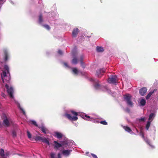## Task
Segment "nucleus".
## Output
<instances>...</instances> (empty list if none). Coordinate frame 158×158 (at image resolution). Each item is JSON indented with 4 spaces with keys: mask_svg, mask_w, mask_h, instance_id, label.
Here are the masks:
<instances>
[{
    "mask_svg": "<svg viewBox=\"0 0 158 158\" xmlns=\"http://www.w3.org/2000/svg\"><path fill=\"white\" fill-rule=\"evenodd\" d=\"M131 96L129 94H127L124 96V99L126 101L127 104L128 105L132 106L133 104L131 100Z\"/></svg>",
    "mask_w": 158,
    "mask_h": 158,
    "instance_id": "nucleus-2",
    "label": "nucleus"
},
{
    "mask_svg": "<svg viewBox=\"0 0 158 158\" xmlns=\"http://www.w3.org/2000/svg\"><path fill=\"white\" fill-rule=\"evenodd\" d=\"M56 137L58 139H60L63 136V135L61 133L58 132H56L55 133Z\"/></svg>",
    "mask_w": 158,
    "mask_h": 158,
    "instance_id": "nucleus-21",
    "label": "nucleus"
},
{
    "mask_svg": "<svg viewBox=\"0 0 158 158\" xmlns=\"http://www.w3.org/2000/svg\"><path fill=\"white\" fill-rule=\"evenodd\" d=\"M85 116L87 118H90V117L89 116H88L86 114L85 115Z\"/></svg>",
    "mask_w": 158,
    "mask_h": 158,
    "instance_id": "nucleus-46",
    "label": "nucleus"
},
{
    "mask_svg": "<svg viewBox=\"0 0 158 158\" xmlns=\"http://www.w3.org/2000/svg\"><path fill=\"white\" fill-rule=\"evenodd\" d=\"M5 70L7 71V74L9 75H7L6 72L3 71L2 74H1V77L3 83H9L10 79V73L9 71V68L8 65H5L4 67Z\"/></svg>",
    "mask_w": 158,
    "mask_h": 158,
    "instance_id": "nucleus-1",
    "label": "nucleus"
},
{
    "mask_svg": "<svg viewBox=\"0 0 158 158\" xmlns=\"http://www.w3.org/2000/svg\"><path fill=\"white\" fill-rule=\"evenodd\" d=\"M58 53L60 55H62L63 54V52H62V51L60 50H59L58 51Z\"/></svg>",
    "mask_w": 158,
    "mask_h": 158,
    "instance_id": "nucleus-41",
    "label": "nucleus"
},
{
    "mask_svg": "<svg viewBox=\"0 0 158 158\" xmlns=\"http://www.w3.org/2000/svg\"><path fill=\"white\" fill-rule=\"evenodd\" d=\"M58 157L61 158L60 153H58Z\"/></svg>",
    "mask_w": 158,
    "mask_h": 158,
    "instance_id": "nucleus-48",
    "label": "nucleus"
},
{
    "mask_svg": "<svg viewBox=\"0 0 158 158\" xmlns=\"http://www.w3.org/2000/svg\"><path fill=\"white\" fill-rule=\"evenodd\" d=\"M43 21L42 19V15L41 14H40L39 16V23H41Z\"/></svg>",
    "mask_w": 158,
    "mask_h": 158,
    "instance_id": "nucleus-23",
    "label": "nucleus"
},
{
    "mask_svg": "<svg viewBox=\"0 0 158 158\" xmlns=\"http://www.w3.org/2000/svg\"><path fill=\"white\" fill-rule=\"evenodd\" d=\"M42 137L40 136H36L35 137V139L36 141L42 140Z\"/></svg>",
    "mask_w": 158,
    "mask_h": 158,
    "instance_id": "nucleus-24",
    "label": "nucleus"
},
{
    "mask_svg": "<svg viewBox=\"0 0 158 158\" xmlns=\"http://www.w3.org/2000/svg\"><path fill=\"white\" fill-rule=\"evenodd\" d=\"M21 110L22 111L23 114L24 115H25V111L24 110H23V109H21Z\"/></svg>",
    "mask_w": 158,
    "mask_h": 158,
    "instance_id": "nucleus-47",
    "label": "nucleus"
},
{
    "mask_svg": "<svg viewBox=\"0 0 158 158\" xmlns=\"http://www.w3.org/2000/svg\"><path fill=\"white\" fill-rule=\"evenodd\" d=\"M100 86V85L98 83L94 85V87L96 89H98L99 88Z\"/></svg>",
    "mask_w": 158,
    "mask_h": 158,
    "instance_id": "nucleus-34",
    "label": "nucleus"
},
{
    "mask_svg": "<svg viewBox=\"0 0 158 158\" xmlns=\"http://www.w3.org/2000/svg\"><path fill=\"white\" fill-rule=\"evenodd\" d=\"M41 141L43 143H46L48 145H50V143L49 141L46 138L42 137Z\"/></svg>",
    "mask_w": 158,
    "mask_h": 158,
    "instance_id": "nucleus-15",
    "label": "nucleus"
},
{
    "mask_svg": "<svg viewBox=\"0 0 158 158\" xmlns=\"http://www.w3.org/2000/svg\"><path fill=\"white\" fill-rule=\"evenodd\" d=\"M145 142L148 144L152 148H154V147L153 145H152V144L151 143L150 140L148 139H144Z\"/></svg>",
    "mask_w": 158,
    "mask_h": 158,
    "instance_id": "nucleus-20",
    "label": "nucleus"
},
{
    "mask_svg": "<svg viewBox=\"0 0 158 158\" xmlns=\"http://www.w3.org/2000/svg\"><path fill=\"white\" fill-rule=\"evenodd\" d=\"M100 123L103 125H107V123L105 121H102L100 122Z\"/></svg>",
    "mask_w": 158,
    "mask_h": 158,
    "instance_id": "nucleus-32",
    "label": "nucleus"
},
{
    "mask_svg": "<svg viewBox=\"0 0 158 158\" xmlns=\"http://www.w3.org/2000/svg\"><path fill=\"white\" fill-rule=\"evenodd\" d=\"M105 71V69H100L97 71L96 74L98 77L100 78L103 75Z\"/></svg>",
    "mask_w": 158,
    "mask_h": 158,
    "instance_id": "nucleus-6",
    "label": "nucleus"
},
{
    "mask_svg": "<svg viewBox=\"0 0 158 158\" xmlns=\"http://www.w3.org/2000/svg\"><path fill=\"white\" fill-rule=\"evenodd\" d=\"M4 60L5 62H6L9 59V55L7 51L6 50H5L4 52Z\"/></svg>",
    "mask_w": 158,
    "mask_h": 158,
    "instance_id": "nucleus-10",
    "label": "nucleus"
},
{
    "mask_svg": "<svg viewBox=\"0 0 158 158\" xmlns=\"http://www.w3.org/2000/svg\"><path fill=\"white\" fill-rule=\"evenodd\" d=\"M147 90V89L146 87H143L141 88L139 91L140 95L141 96L144 95Z\"/></svg>",
    "mask_w": 158,
    "mask_h": 158,
    "instance_id": "nucleus-7",
    "label": "nucleus"
},
{
    "mask_svg": "<svg viewBox=\"0 0 158 158\" xmlns=\"http://www.w3.org/2000/svg\"><path fill=\"white\" fill-rule=\"evenodd\" d=\"M123 128L127 131L130 133L132 131L131 129L128 126H123Z\"/></svg>",
    "mask_w": 158,
    "mask_h": 158,
    "instance_id": "nucleus-17",
    "label": "nucleus"
},
{
    "mask_svg": "<svg viewBox=\"0 0 158 158\" xmlns=\"http://www.w3.org/2000/svg\"><path fill=\"white\" fill-rule=\"evenodd\" d=\"M154 114L153 113H151V114H150L148 118V120H151L152 119V118L154 116Z\"/></svg>",
    "mask_w": 158,
    "mask_h": 158,
    "instance_id": "nucleus-35",
    "label": "nucleus"
},
{
    "mask_svg": "<svg viewBox=\"0 0 158 158\" xmlns=\"http://www.w3.org/2000/svg\"><path fill=\"white\" fill-rule=\"evenodd\" d=\"M66 116L69 120L73 121H76L78 119L77 116L72 117L70 114H65Z\"/></svg>",
    "mask_w": 158,
    "mask_h": 158,
    "instance_id": "nucleus-8",
    "label": "nucleus"
},
{
    "mask_svg": "<svg viewBox=\"0 0 158 158\" xmlns=\"http://www.w3.org/2000/svg\"><path fill=\"white\" fill-rule=\"evenodd\" d=\"M85 120H88V119H87L85 118Z\"/></svg>",
    "mask_w": 158,
    "mask_h": 158,
    "instance_id": "nucleus-49",
    "label": "nucleus"
},
{
    "mask_svg": "<svg viewBox=\"0 0 158 158\" xmlns=\"http://www.w3.org/2000/svg\"><path fill=\"white\" fill-rule=\"evenodd\" d=\"M1 95L4 98H5L6 96V95L4 93L2 92L1 93Z\"/></svg>",
    "mask_w": 158,
    "mask_h": 158,
    "instance_id": "nucleus-45",
    "label": "nucleus"
},
{
    "mask_svg": "<svg viewBox=\"0 0 158 158\" xmlns=\"http://www.w3.org/2000/svg\"><path fill=\"white\" fill-rule=\"evenodd\" d=\"M118 79L116 76L111 75L108 79V82L110 83L115 84L118 81Z\"/></svg>",
    "mask_w": 158,
    "mask_h": 158,
    "instance_id": "nucleus-5",
    "label": "nucleus"
},
{
    "mask_svg": "<svg viewBox=\"0 0 158 158\" xmlns=\"http://www.w3.org/2000/svg\"><path fill=\"white\" fill-rule=\"evenodd\" d=\"M157 90L156 89H154L153 91H151L146 97V99H148L151 97L152 95Z\"/></svg>",
    "mask_w": 158,
    "mask_h": 158,
    "instance_id": "nucleus-13",
    "label": "nucleus"
},
{
    "mask_svg": "<svg viewBox=\"0 0 158 158\" xmlns=\"http://www.w3.org/2000/svg\"><path fill=\"white\" fill-rule=\"evenodd\" d=\"M140 103L141 106H144L146 103V101L144 99H142L140 101Z\"/></svg>",
    "mask_w": 158,
    "mask_h": 158,
    "instance_id": "nucleus-22",
    "label": "nucleus"
},
{
    "mask_svg": "<svg viewBox=\"0 0 158 158\" xmlns=\"http://www.w3.org/2000/svg\"><path fill=\"white\" fill-rule=\"evenodd\" d=\"M5 87L7 89V91L10 98H13V93L14 92L13 88L11 87H9L7 84L5 85Z\"/></svg>",
    "mask_w": 158,
    "mask_h": 158,
    "instance_id": "nucleus-3",
    "label": "nucleus"
},
{
    "mask_svg": "<svg viewBox=\"0 0 158 158\" xmlns=\"http://www.w3.org/2000/svg\"><path fill=\"white\" fill-rule=\"evenodd\" d=\"M43 26L45 28L48 30H50V27L47 24H44L43 25Z\"/></svg>",
    "mask_w": 158,
    "mask_h": 158,
    "instance_id": "nucleus-27",
    "label": "nucleus"
},
{
    "mask_svg": "<svg viewBox=\"0 0 158 158\" xmlns=\"http://www.w3.org/2000/svg\"><path fill=\"white\" fill-rule=\"evenodd\" d=\"M27 133L28 137L29 139H31V135L29 131H27Z\"/></svg>",
    "mask_w": 158,
    "mask_h": 158,
    "instance_id": "nucleus-30",
    "label": "nucleus"
},
{
    "mask_svg": "<svg viewBox=\"0 0 158 158\" xmlns=\"http://www.w3.org/2000/svg\"><path fill=\"white\" fill-rule=\"evenodd\" d=\"M84 58V56L83 55H81L79 58V60L80 62L83 61V59Z\"/></svg>",
    "mask_w": 158,
    "mask_h": 158,
    "instance_id": "nucleus-31",
    "label": "nucleus"
},
{
    "mask_svg": "<svg viewBox=\"0 0 158 158\" xmlns=\"http://www.w3.org/2000/svg\"><path fill=\"white\" fill-rule=\"evenodd\" d=\"M0 155L2 157L4 156L5 155L3 149H1L0 152Z\"/></svg>",
    "mask_w": 158,
    "mask_h": 158,
    "instance_id": "nucleus-25",
    "label": "nucleus"
},
{
    "mask_svg": "<svg viewBox=\"0 0 158 158\" xmlns=\"http://www.w3.org/2000/svg\"><path fill=\"white\" fill-rule=\"evenodd\" d=\"M80 63H81V66L83 68H85V65L84 62H83V61H82V62H81Z\"/></svg>",
    "mask_w": 158,
    "mask_h": 158,
    "instance_id": "nucleus-38",
    "label": "nucleus"
},
{
    "mask_svg": "<svg viewBox=\"0 0 158 158\" xmlns=\"http://www.w3.org/2000/svg\"><path fill=\"white\" fill-rule=\"evenodd\" d=\"M41 130L42 132L44 134H46L48 131V129L44 126H42L40 127Z\"/></svg>",
    "mask_w": 158,
    "mask_h": 158,
    "instance_id": "nucleus-18",
    "label": "nucleus"
},
{
    "mask_svg": "<svg viewBox=\"0 0 158 158\" xmlns=\"http://www.w3.org/2000/svg\"><path fill=\"white\" fill-rule=\"evenodd\" d=\"M125 111L126 112H127L128 113H129L130 112V110L128 108H127L125 110Z\"/></svg>",
    "mask_w": 158,
    "mask_h": 158,
    "instance_id": "nucleus-42",
    "label": "nucleus"
},
{
    "mask_svg": "<svg viewBox=\"0 0 158 158\" xmlns=\"http://www.w3.org/2000/svg\"><path fill=\"white\" fill-rule=\"evenodd\" d=\"M55 153L52 152L50 153L51 158H55Z\"/></svg>",
    "mask_w": 158,
    "mask_h": 158,
    "instance_id": "nucleus-37",
    "label": "nucleus"
},
{
    "mask_svg": "<svg viewBox=\"0 0 158 158\" xmlns=\"http://www.w3.org/2000/svg\"><path fill=\"white\" fill-rule=\"evenodd\" d=\"M3 0H0V1H2Z\"/></svg>",
    "mask_w": 158,
    "mask_h": 158,
    "instance_id": "nucleus-50",
    "label": "nucleus"
},
{
    "mask_svg": "<svg viewBox=\"0 0 158 158\" xmlns=\"http://www.w3.org/2000/svg\"><path fill=\"white\" fill-rule=\"evenodd\" d=\"M64 66H65V67H68V68H69V66L68 64L67 63H66V62L64 63Z\"/></svg>",
    "mask_w": 158,
    "mask_h": 158,
    "instance_id": "nucleus-43",
    "label": "nucleus"
},
{
    "mask_svg": "<svg viewBox=\"0 0 158 158\" xmlns=\"http://www.w3.org/2000/svg\"><path fill=\"white\" fill-rule=\"evenodd\" d=\"M97 51L98 52H102L104 50L102 47L98 46L96 48Z\"/></svg>",
    "mask_w": 158,
    "mask_h": 158,
    "instance_id": "nucleus-19",
    "label": "nucleus"
},
{
    "mask_svg": "<svg viewBox=\"0 0 158 158\" xmlns=\"http://www.w3.org/2000/svg\"><path fill=\"white\" fill-rule=\"evenodd\" d=\"M70 112L72 114H73L75 116H77L78 115L77 112H76L74 110H72L70 111Z\"/></svg>",
    "mask_w": 158,
    "mask_h": 158,
    "instance_id": "nucleus-28",
    "label": "nucleus"
},
{
    "mask_svg": "<svg viewBox=\"0 0 158 158\" xmlns=\"http://www.w3.org/2000/svg\"><path fill=\"white\" fill-rule=\"evenodd\" d=\"M151 124V123L149 121H148L147 122V123L146 124V128L147 130H148L149 129V128Z\"/></svg>",
    "mask_w": 158,
    "mask_h": 158,
    "instance_id": "nucleus-26",
    "label": "nucleus"
},
{
    "mask_svg": "<svg viewBox=\"0 0 158 158\" xmlns=\"http://www.w3.org/2000/svg\"><path fill=\"white\" fill-rule=\"evenodd\" d=\"M31 124H33L36 127L38 126V125L37 124L36 122L35 121L31 120Z\"/></svg>",
    "mask_w": 158,
    "mask_h": 158,
    "instance_id": "nucleus-29",
    "label": "nucleus"
},
{
    "mask_svg": "<svg viewBox=\"0 0 158 158\" xmlns=\"http://www.w3.org/2000/svg\"><path fill=\"white\" fill-rule=\"evenodd\" d=\"M3 119V123L4 125L6 127H9L10 125V122L9 118H7L5 114H3L2 117Z\"/></svg>",
    "mask_w": 158,
    "mask_h": 158,
    "instance_id": "nucleus-4",
    "label": "nucleus"
},
{
    "mask_svg": "<svg viewBox=\"0 0 158 158\" xmlns=\"http://www.w3.org/2000/svg\"><path fill=\"white\" fill-rule=\"evenodd\" d=\"M145 120V118H141L139 119V120L140 121H144Z\"/></svg>",
    "mask_w": 158,
    "mask_h": 158,
    "instance_id": "nucleus-44",
    "label": "nucleus"
},
{
    "mask_svg": "<svg viewBox=\"0 0 158 158\" xmlns=\"http://www.w3.org/2000/svg\"><path fill=\"white\" fill-rule=\"evenodd\" d=\"M79 32V29L77 28H74L72 31V35L73 37H76Z\"/></svg>",
    "mask_w": 158,
    "mask_h": 158,
    "instance_id": "nucleus-9",
    "label": "nucleus"
},
{
    "mask_svg": "<svg viewBox=\"0 0 158 158\" xmlns=\"http://www.w3.org/2000/svg\"><path fill=\"white\" fill-rule=\"evenodd\" d=\"M140 134L141 135L142 137L144 139L145 138V137L144 136V134L143 132L142 131H141L140 132Z\"/></svg>",
    "mask_w": 158,
    "mask_h": 158,
    "instance_id": "nucleus-36",
    "label": "nucleus"
},
{
    "mask_svg": "<svg viewBox=\"0 0 158 158\" xmlns=\"http://www.w3.org/2000/svg\"><path fill=\"white\" fill-rule=\"evenodd\" d=\"M12 135L13 137H16V133L15 131H12Z\"/></svg>",
    "mask_w": 158,
    "mask_h": 158,
    "instance_id": "nucleus-39",
    "label": "nucleus"
},
{
    "mask_svg": "<svg viewBox=\"0 0 158 158\" xmlns=\"http://www.w3.org/2000/svg\"><path fill=\"white\" fill-rule=\"evenodd\" d=\"M41 141L43 143H46L48 145H50V143L49 141L46 138L42 137Z\"/></svg>",
    "mask_w": 158,
    "mask_h": 158,
    "instance_id": "nucleus-14",
    "label": "nucleus"
},
{
    "mask_svg": "<svg viewBox=\"0 0 158 158\" xmlns=\"http://www.w3.org/2000/svg\"><path fill=\"white\" fill-rule=\"evenodd\" d=\"M73 71L75 74H77L78 72L77 69L76 68L73 69Z\"/></svg>",
    "mask_w": 158,
    "mask_h": 158,
    "instance_id": "nucleus-33",
    "label": "nucleus"
},
{
    "mask_svg": "<svg viewBox=\"0 0 158 158\" xmlns=\"http://www.w3.org/2000/svg\"><path fill=\"white\" fill-rule=\"evenodd\" d=\"M91 155L94 158H98V157H97V156L96 155H95V154H94L91 153Z\"/></svg>",
    "mask_w": 158,
    "mask_h": 158,
    "instance_id": "nucleus-40",
    "label": "nucleus"
},
{
    "mask_svg": "<svg viewBox=\"0 0 158 158\" xmlns=\"http://www.w3.org/2000/svg\"><path fill=\"white\" fill-rule=\"evenodd\" d=\"M72 151V150H64L62 151V154L64 155L68 156L70 155Z\"/></svg>",
    "mask_w": 158,
    "mask_h": 158,
    "instance_id": "nucleus-12",
    "label": "nucleus"
},
{
    "mask_svg": "<svg viewBox=\"0 0 158 158\" xmlns=\"http://www.w3.org/2000/svg\"><path fill=\"white\" fill-rule=\"evenodd\" d=\"M54 143H55L54 146V148L58 149L61 147L63 145V144L59 143L56 141H54Z\"/></svg>",
    "mask_w": 158,
    "mask_h": 158,
    "instance_id": "nucleus-11",
    "label": "nucleus"
},
{
    "mask_svg": "<svg viewBox=\"0 0 158 158\" xmlns=\"http://www.w3.org/2000/svg\"><path fill=\"white\" fill-rule=\"evenodd\" d=\"M58 158H59V157H58Z\"/></svg>",
    "mask_w": 158,
    "mask_h": 158,
    "instance_id": "nucleus-51",
    "label": "nucleus"
},
{
    "mask_svg": "<svg viewBox=\"0 0 158 158\" xmlns=\"http://www.w3.org/2000/svg\"><path fill=\"white\" fill-rule=\"evenodd\" d=\"M72 63L73 64H76L78 63V59L76 57H73V60L71 61Z\"/></svg>",
    "mask_w": 158,
    "mask_h": 158,
    "instance_id": "nucleus-16",
    "label": "nucleus"
}]
</instances>
